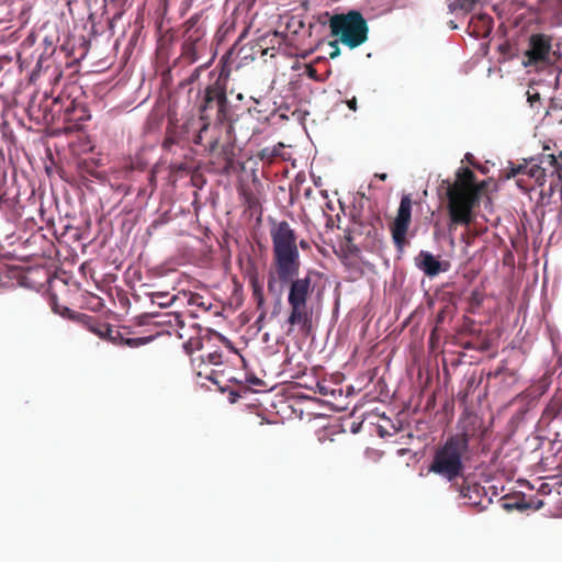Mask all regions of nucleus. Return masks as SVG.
<instances>
[{
    "label": "nucleus",
    "mask_w": 562,
    "mask_h": 562,
    "mask_svg": "<svg viewBox=\"0 0 562 562\" xmlns=\"http://www.w3.org/2000/svg\"><path fill=\"white\" fill-rule=\"evenodd\" d=\"M172 72L171 68L168 67L161 72V90H160V99L162 100L165 97L168 98L169 104H168V117H169V124L166 131V137L162 143V147L165 149L170 150L172 146L176 143V131L173 130V117L171 113L172 108Z\"/></svg>",
    "instance_id": "12"
},
{
    "label": "nucleus",
    "mask_w": 562,
    "mask_h": 562,
    "mask_svg": "<svg viewBox=\"0 0 562 562\" xmlns=\"http://www.w3.org/2000/svg\"><path fill=\"white\" fill-rule=\"evenodd\" d=\"M250 286L252 290V297L257 304L258 308H262L265 305V295L262 283L258 280L257 276H252L250 278Z\"/></svg>",
    "instance_id": "19"
},
{
    "label": "nucleus",
    "mask_w": 562,
    "mask_h": 562,
    "mask_svg": "<svg viewBox=\"0 0 562 562\" xmlns=\"http://www.w3.org/2000/svg\"><path fill=\"white\" fill-rule=\"evenodd\" d=\"M168 297V294L165 293H155L153 294L151 302L159 305L160 307L167 306L176 301V294L169 296L168 301L165 299Z\"/></svg>",
    "instance_id": "23"
},
{
    "label": "nucleus",
    "mask_w": 562,
    "mask_h": 562,
    "mask_svg": "<svg viewBox=\"0 0 562 562\" xmlns=\"http://www.w3.org/2000/svg\"><path fill=\"white\" fill-rule=\"evenodd\" d=\"M178 304L192 307L195 306L198 308H202L203 311H206L207 308L202 295L184 289L178 290Z\"/></svg>",
    "instance_id": "17"
},
{
    "label": "nucleus",
    "mask_w": 562,
    "mask_h": 562,
    "mask_svg": "<svg viewBox=\"0 0 562 562\" xmlns=\"http://www.w3.org/2000/svg\"><path fill=\"white\" fill-rule=\"evenodd\" d=\"M98 334L99 336L105 337L109 340L113 341L114 344L125 345L131 348H136L142 345H145L149 342L153 338V336L128 338L125 336L127 333L114 329L108 324L103 325L102 329H100Z\"/></svg>",
    "instance_id": "16"
},
{
    "label": "nucleus",
    "mask_w": 562,
    "mask_h": 562,
    "mask_svg": "<svg viewBox=\"0 0 562 562\" xmlns=\"http://www.w3.org/2000/svg\"><path fill=\"white\" fill-rule=\"evenodd\" d=\"M202 339L199 336L198 330H195L194 336H190L183 344L182 349L184 353L189 357L192 371L195 373L199 378H205L206 380H210L214 383H217L214 380V371L210 368V366L205 362L203 355L194 356V353L198 351H201L202 349Z\"/></svg>",
    "instance_id": "11"
},
{
    "label": "nucleus",
    "mask_w": 562,
    "mask_h": 562,
    "mask_svg": "<svg viewBox=\"0 0 562 562\" xmlns=\"http://www.w3.org/2000/svg\"><path fill=\"white\" fill-rule=\"evenodd\" d=\"M321 393H322V395H325L326 394L325 389H322Z\"/></svg>",
    "instance_id": "38"
},
{
    "label": "nucleus",
    "mask_w": 562,
    "mask_h": 562,
    "mask_svg": "<svg viewBox=\"0 0 562 562\" xmlns=\"http://www.w3.org/2000/svg\"><path fill=\"white\" fill-rule=\"evenodd\" d=\"M321 393H322V395H325L326 394L325 389H322Z\"/></svg>",
    "instance_id": "37"
},
{
    "label": "nucleus",
    "mask_w": 562,
    "mask_h": 562,
    "mask_svg": "<svg viewBox=\"0 0 562 562\" xmlns=\"http://www.w3.org/2000/svg\"><path fill=\"white\" fill-rule=\"evenodd\" d=\"M458 429L459 431L449 438L460 443L468 450L472 439L483 438L486 432V428L484 427L482 419L477 415L468 412L462 414L460 417Z\"/></svg>",
    "instance_id": "10"
},
{
    "label": "nucleus",
    "mask_w": 562,
    "mask_h": 562,
    "mask_svg": "<svg viewBox=\"0 0 562 562\" xmlns=\"http://www.w3.org/2000/svg\"><path fill=\"white\" fill-rule=\"evenodd\" d=\"M462 10L470 11L473 9L476 0H457Z\"/></svg>",
    "instance_id": "29"
},
{
    "label": "nucleus",
    "mask_w": 562,
    "mask_h": 562,
    "mask_svg": "<svg viewBox=\"0 0 562 562\" xmlns=\"http://www.w3.org/2000/svg\"><path fill=\"white\" fill-rule=\"evenodd\" d=\"M412 199L409 194L401 198L397 214L390 225L392 238L397 250L402 251L407 244L406 235L412 220Z\"/></svg>",
    "instance_id": "9"
},
{
    "label": "nucleus",
    "mask_w": 562,
    "mask_h": 562,
    "mask_svg": "<svg viewBox=\"0 0 562 562\" xmlns=\"http://www.w3.org/2000/svg\"><path fill=\"white\" fill-rule=\"evenodd\" d=\"M528 167H529V162L514 166V167L510 168L507 177L508 178H514V177H517L519 175H526L527 176Z\"/></svg>",
    "instance_id": "24"
},
{
    "label": "nucleus",
    "mask_w": 562,
    "mask_h": 562,
    "mask_svg": "<svg viewBox=\"0 0 562 562\" xmlns=\"http://www.w3.org/2000/svg\"><path fill=\"white\" fill-rule=\"evenodd\" d=\"M552 36L544 33H533L528 38V47L524 53L525 67L547 68L555 65L562 57L560 45L553 48Z\"/></svg>",
    "instance_id": "7"
},
{
    "label": "nucleus",
    "mask_w": 562,
    "mask_h": 562,
    "mask_svg": "<svg viewBox=\"0 0 562 562\" xmlns=\"http://www.w3.org/2000/svg\"><path fill=\"white\" fill-rule=\"evenodd\" d=\"M328 16L330 35L350 49L364 44L369 38V25L361 12L350 10Z\"/></svg>",
    "instance_id": "5"
},
{
    "label": "nucleus",
    "mask_w": 562,
    "mask_h": 562,
    "mask_svg": "<svg viewBox=\"0 0 562 562\" xmlns=\"http://www.w3.org/2000/svg\"><path fill=\"white\" fill-rule=\"evenodd\" d=\"M551 165L555 169L551 170L550 191L552 192L553 188L558 187L562 181V150L558 156L554 155V162Z\"/></svg>",
    "instance_id": "18"
},
{
    "label": "nucleus",
    "mask_w": 562,
    "mask_h": 562,
    "mask_svg": "<svg viewBox=\"0 0 562 562\" xmlns=\"http://www.w3.org/2000/svg\"><path fill=\"white\" fill-rule=\"evenodd\" d=\"M338 43H340V41H337V38L329 42V46L334 48L333 52L329 53V57L331 59H335L340 55V48L338 47Z\"/></svg>",
    "instance_id": "28"
},
{
    "label": "nucleus",
    "mask_w": 562,
    "mask_h": 562,
    "mask_svg": "<svg viewBox=\"0 0 562 562\" xmlns=\"http://www.w3.org/2000/svg\"><path fill=\"white\" fill-rule=\"evenodd\" d=\"M306 74L311 79L318 80L317 70L313 66H307Z\"/></svg>",
    "instance_id": "30"
},
{
    "label": "nucleus",
    "mask_w": 562,
    "mask_h": 562,
    "mask_svg": "<svg viewBox=\"0 0 562 562\" xmlns=\"http://www.w3.org/2000/svg\"><path fill=\"white\" fill-rule=\"evenodd\" d=\"M222 363V353L214 351L207 355V364L218 366Z\"/></svg>",
    "instance_id": "27"
},
{
    "label": "nucleus",
    "mask_w": 562,
    "mask_h": 562,
    "mask_svg": "<svg viewBox=\"0 0 562 562\" xmlns=\"http://www.w3.org/2000/svg\"><path fill=\"white\" fill-rule=\"evenodd\" d=\"M177 325H178V329L183 327V322L180 319V315L179 314H178Z\"/></svg>",
    "instance_id": "35"
},
{
    "label": "nucleus",
    "mask_w": 562,
    "mask_h": 562,
    "mask_svg": "<svg viewBox=\"0 0 562 562\" xmlns=\"http://www.w3.org/2000/svg\"><path fill=\"white\" fill-rule=\"evenodd\" d=\"M376 177L380 179V180H385L387 178V175L386 173H379L376 175Z\"/></svg>",
    "instance_id": "34"
},
{
    "label": "nucleus",
    "mask_w": 562,
    "mask_h": 562,
    "mask_svg": "<svg viewBox=\"0 0 562 562\" xmlns=\"http://www.w3.org/2000/svg\"><path fill=\"white\" fill-rule=\"evenodd\" d=\"M448 200L449 231L458 225H470L473 221V210L479 205L485 182H476L475 173L468 167H460L453 181L443 180Z\"/></svg>",
    "instance_id": "3"
},
{
    "label": "nucleus",
    "mask_w": 562,
    "mask_h": 562,
    "mask_svg": "<svg viewBox=\"0 0 562 562\" xmlns=\"http://www.w3.org/2000/svg\"><path fill=\"white\" fill-rule=\"evenodd\" d=\"M347 105L351 111H357V99L356 97L347 101Z\"/></svg>",
    "instance_id": "32"
},
{
    "label": "nucleus",
    "mask_w": 562,
    "mask_h": 562,
    "mask_svg": "<svg viewBox=\"0 0 562 562\" xmlns=\"http://www.w3.org/2000/svg\"><path fill=\"white\" fill-rule=\"evenodd\" d=\"M503 499H504L503 508L508 512L513 510V509L526 510V509H530V507L532 506V503H527V501L524 497H519V498L515 499L514 502H512L510 501L512 498L508 496H505Z\"/></svg>",
    "instance_id": "20"
},
{
    "label": "nucleus",
    "mask_w": 562,
    "mask_h": 562,
    "mask_svg": "<svg viewBox=\"0 0 562 562\" xmlns=\"http://www.w3.org/2000/svg\"><path fill=\"white\" fill-rule=\"evenodd\" d=\"M282 148L283 144L281 143L272 147H265L259 151L258 157L261 160L272 161L276 157L281 155Z\"/></svg>",
    "instance_id": "21"
},
{
    "label": "nucleus",
    "mask_w": 562,
    "mask_h": 562,
    "mask_svg": "<svg viewBox=\"0 0 562 562\" xmlns=\"http://www.w3.org/2000/svg\"><path fill=\"white\" fill-rule=\"evenodd\" d=\"M527 503H532V506L530 507L532 509H540L543 506V501L538 498H531L530 501H527Z\"/></svg>",
    "instance_id": "31"
},
{
    "label": "nucleus",
    "mask_w": 562,
    "mask_h": 562,
    "mask_svg": "<svg viewBox=\"0 0 562 562\" xmlns=\"http://www.w3.org/2000/svg\"><path fill=\"white\" fill-rule=\"evenodd\" d=\"M80 88L70 85L63 90L53 101V105L59 106L55 110L61 115L65 130L72 132L81 128L82 124L90 120L91 115L85 102L74 97L75 92H79Z\"/></svg>",
    "instance_id": "6"
},
{
    "label": "nucleus",
    "mask_w": 562,
    "mask_h": 562,
    "mask_svg": "<svg viewBox=\"0 0 562 562\" xmlns=\"http://www.w3.org/2000/svg\"><path fill=\"white\" fill-rule=\"evenodd\" d=\"M183 338V335L178 333V339H182Z\"/></svg>",
    "instance_id": "36"
},
{
    "label": "nucleus",
    "mask_w": 562,
    "mask_h": 562,
    "mask_svg": "<svg viewBox=\"0 0 562 562\" xmlns=\"http://www.w3.org/2000/svg\"><path fill=\"white\" fill-rule=\"evenodd\" d=\"M483 302V294L479 290H473L470 295V304L472 306H480Z\"/></svg>",
    "instance_id": "26"
},
{
    "label": "nucleus",
    "mask_w": 562,
    "mask_h": 562,
    "mask_svg": "<svg viewBox=\"0 0 562 562\" xmlns=\"http://www.w3.org/2000/svg\"><path fill=\"white\" fill-rule=\"evenodd\" d=\"M554 162L553 154H542L538 159H530L527 176L535 180L538 187H543L547 178L551 179V170Z\"/></svg>",
    "instance_id": "14"
},
{
    "label": "nucleus",
    "mask_w": 562,
    "mask_h": 562,
    "mask_svg": "<svg viewBox=\"0 0 562 562\" xmlns=\"http://www.w3.org/2000/svg\"><path fill=\"white\" fill-rule=\"evenodd\" d=\"M167 319L157 321L156 323L162 326H166V329H162L161 331H158L157 335L167 334L168 336H171V334L175 331V326L172 325V317L176 318L175 315L166 314L164 315Z\"/></svg>",
    "instance_id": "22"
},
{
    "label": "nucleus",
    "mask_w": 562,
    "mask_h": 562,
    "mask_svg": "<svg viewBox=\"0 0 562 562\" xmlns=\"http://www.w3.org/2000/svg\"><path fill=\"white\" fill-rule=\"evenodd\" d=\"M299 245L302 249H310V244L304 239L300 240Z\"/></svg>",
    "instance_id": "33"
},
{
    "label": "nucleus",
    "mask_w": 562,
    "mask_h": 562,
    "mask_svg": "<svg viewBox=\"0 0 562 562\" xmlns=\"http://www.w3.org/2000/svg\"><path fill=\"white\" fill-rule=\"evenodd\" d=\"M468 452L469 450L467 448L448 437L443 445L435 450L428 468L429 472L450 482V488L458 492L461 498H471L469 495L471 486L465 484V482L462 484L454 482L457 479L463 476L465 468L463 458Z\"/></svg>",
    "instance_id": "4"
},
{
    "label": "nucleus",
    "mask_w": 562,
    "mask_h": 562,
    "mask_svg": "<svg viewBox=\"0 0 562 562\" xmlns=\"http://www.w3.org/2000/svg\"><path fill=\"white\" fill-rule=\"evenodd\" d=\"M519 187H521V180H517Z\"/></svg>",
    "instance_id": "39"
},
{
    "label": "nucleus",
    "mask_w": 562,
    "mask_h": 562,
    "mask_svg": "<svg viewBox=\"0 0 562 562\" xmlns=\"http://www.w3.org/2000/svg\"><path fill=\"white\" fill-rule=\"evenodd\" d=\"M199 21L200 18L194 15L186 23V30L182 35V52L180 57H178V64L191 65L195 63L206 48L205 31L198 25Z\"/></svg>",
    "instance_id": "8"
},
{
    "label": "nucleus",
    "mask_w": 562,
    "mask_h": 562,
    "mask_svg": "<svg viewBox=\"0 0 562 562\" xmlns=\"http://www.w3.org/2000/svg\"><path fill=\"white\" fill-rule=\"evenodd\" d=\"M207 67V63L195 67L187 77L182 78L178 83V98L181 93L186 92L188 104H193L199 117L192 116L181 126L178 133L183 139L192 140L196 145L204 146L209 153H213L218 145V138L211 136L204 144L203 139L209 133V123L205 122L207 117L206 112L215 110V119L220 123H231L234 120V110L227 100L226 87L217 79L213 85L205 89L203 98L201 97V89L191 86L200 76L201 70Z\"/></svg>",
    "instance_id": "2"
},
{
    "label": "nucleus",
    "mask_w": 562,
    "mask_h": 562,
    "mask_svg": "<svg viewBox=\"0 0 562 562\" xmlns=\"http://www.w3.org/2000/svg\"><path fill=\"white\" fill-rule=\"evenodd\" d=\"M416 267L427 277H436L440 272H445L449 268V262L439 261L432 254L422 250L415 258Z\"/></svg>",
    "instance_id": "15"
},
{
    "label": "nucleus",
    "mask_w": 562,
    "mask_h": 562,
    "mask_svg": "<svg viewBox=\"0 0 562 562\" xmlns=\"http://www.w3.org/2000/svg\"><path fill=\"white\" fill-rule=\"evenodd\" d=\"M270 236L272 240V263L274 273L268 278V290L274 292L277 280L289 284L286 323L290 325L288 334L297 328L302 334L308 335L313 329V307L308 300L314 292L312 272L297 278L301 261L297 248L296 234L286 221L274 222Z\"/></svg>",
    "instance_id": "1"
},
{
    "label": "nucleus",
    "mask_w": 562,
    "mask_h": 562,
    "mask_svg": "<svg viewBox=\"0 0 562 562\" xmlns=\"http://www.w3.org/2000/svg\"><path fill=\"white\" fill-rule=\"evenodd\" d=\"M527 100L530 106H536L537 103H540V93L536 89L529 88L527 90Z\"/></svg>",
    "instance_id": "25"
},
{
    "label": "nucleus",
    "mask_w": 562,
    "mask_h": 562,
    "mask_svg": "<svg viewBox=\"0 0 562 562\" xmlns=\"http://www.w3.org/2000/svg\"><path fill=\"white\" fill-rule=\"evenodd\" d=\"M167 10H168V0H160L159 7H158V14L160 16V21L158 23V32L160 34L159 40V46L157 49L158 58H162L168 50V46L172 45V42L175 40V32L172 27V21L171 19L167 18Z\"/></svg>",
    "instance_id": "13"
}]
</instances>
